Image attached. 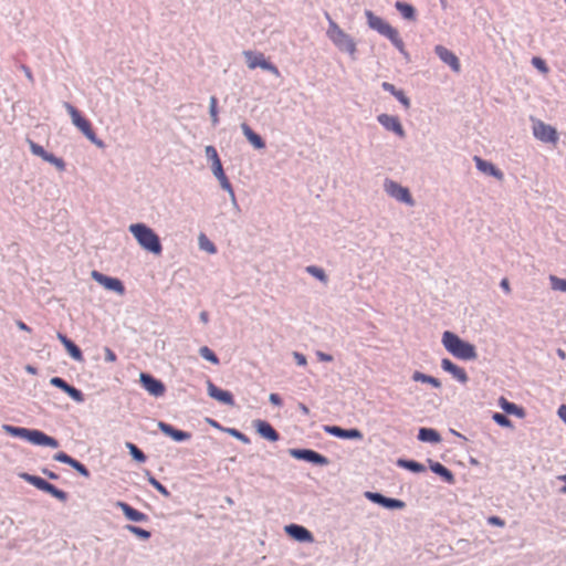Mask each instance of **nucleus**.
Returning <instances> with one entry per match:
<instances>
[{
	"label": "nucleus",
	"mask_w": 566,
	"mask_h": 566,
	"mask_svg": "<svg viewBox=\"0 0 566 566\" xmlns=\"http://www.w3.org/2000/svg\"><path fill=\"white\" fill-rule=\"evenodd\" d=\"M2 430L13 438L22 439L33 446L49 447L56 449L60 447V442L54 437H51L39 429H31L24 427H15L12 424H2Z\"/></svg>",
	"instance_id": "obj_1"
},
{
	"label": "nucleus",
	"mask_w": 566,
	"mask_h": 566,
	"mask_svg": "<svg viewBox=\"0 0 566 566\" xmlns=\"http://www.w3.org/2000/svg\"><path fill=\"white\" fill-rule=\"evenodd\" d=\"M442 345L448 353L461 360H474L478 357L476 348L473 344L462 339L453 332L446 331L442 334Z\"/></svg>",
	"instance_id": "obj_2"
},
{
	"label": "nucleus",
	"mask_w": 566,
	"mask_h": 566,
	"mask_svg": "<svg viewBox=\"0 0 566 566\" xmlns=\"http://www.w3.org/2000/svg\"><path fill=\"white\" fill-rule=\"evenodd\" d=\"M129 232L145 251L155 255L161 254L160 238L150 227L145 223H133L129 226Z\"/></svg>",
	"instance_id": "obj_3"
},
{
	"label": "nucleus",
	"mask_w": 566,
	"mask_h": 566,
	"mask_svg": "<svg viewBox=\"0 0 566 566\" xmlns=\"http://www.w3.org/2000/svg\"><path fill=\"white\" fill-rule=\"evenodd\" d=\"M205 153H206L207 159L209 161H211L212 174L219 180L221 188L230 195L231 201L234 205H237L234 189L224 172L221 159L219 157V154H218L216 147L212 145H208V146H206Z\"/></svg>",
	"instance_id": "obj_4"
},
{
	"label": "nucleus",
	"mask_w": 566,
	"mask_h": 566,
	"mask_svg": "<svg viewBox=\"0 0 566 566\" xmlns=\"http://www.w3.org/2000/svg\"><path fill=\"white\" fill-rule=\"evenodd\" d=\"M64 107L66 108L67 113L70 114L72 118L73 125L81 130V133L96 147L98 148H105L106 144L97 137L95 130L92 127L91 122L85 118L81 112L73 106L71 103L65 102Z\"/></svg>",
	"instance_id": "obj_5"
},
{
	"label": "nucleus",
	"mask_w": 566,
	"mask_h": 566,
	"mask_svg": "<svg viewBox=\"0 0 566 566\" xmlns=\"http://www.w3.org/2000/svg\"><path fill=\"white\" fill-rule=\"evenodd\" d=\"M325 15L328 20V28L326 31L328 39L339 51L354 54L356 52V43L354 39L349 34L345 33L327 12Z\"/></svg>",
	"instance_id": "obj_6"
},
{
	"label": "nucleus",
	"mask_w": 566,
	"mask_h": 566,
	"mask_svg": "<svg viewBox=\"0 0 566 566\" xmlns=\"http://www.w3.org/2000/svg\"><path fill=\"white\" fill-rule=\"evenodd\" d=\"M289 453L292 458L305 461L313 465L326 467L329 464V459L327 457L312 449L293 448L289 450Z\"/></svg>",
	"instance_id": "obj_7"
},
{
	"label": "nucleus",
	"mask_w": 566,
	"mask_h": 566,
	"mask_svg": "<svg viewBox=\"0 0 566 566\" xmlns=\"http://www.w3.org/2000/svg\"><path fill=\"white\" fill-rule=\"evenodd\" d=\"M244 56L247 57L249 69L254 70L256 67H260L264 71L272 73L276 77L281 76L279 67L271 61L266 60L263 53L245 51Z\"/></svg>",
	"instance_id": "obj_8"
},
{
	"label": "nucleus",
	"mask_w": 566,
	"mask_h": 566,
	"mask_svg": "<svg viewBox=\"0 0 566 566\" xmlns=\"http://www.w3.org/2000/svg\"><path fill=\"white\" fill-rule=\"evenodd\" d=\"M207 394L211 399L223 406H235V400L232 392L218 387L211 379H207Z\"/></svg>",
	"instance_id": "obj_9"
},
{
	"label": "nucleus",
	"mask_w": 566,
	"mask_h": 566,
	"mask_svg": "<svg viewBox=\"0 0 566 566\" xmlns=\"http://www.w3.org/2000/svg\"><path fill=\"white\" fill-rule=\"evenodd\" d=\"M139 382L142 387L154 397H161L166 392L165 384L148 373H140Z\"/></svg>",
	"instance_id": "obj_10"
},
{
	"label": "nucleus",
	"mask_w": 566,
	"mask_h": 566,
	"mask_svg": "<svg viewBox=\"0 0 566 566\" xmlns=\"http://www.w3.org/2000/svg\"><path fill=\"white\" fill-rule=\"evenodd\" d=\"M533 135L543 143L556 144L558 140L557 130L549 124L536 120L533 124Z\"/></svg>",
	"instance_id": "obj_11"
},
{
	"label": "nucleus",
	"mask_w": 566,
	"mask_h": 566,
	"mask_svg": "<svg viewBox=\"0 0 566 566\" xmlns=\"http://www.w3.org/2000/svg\"><path fill=\"white\" fill-rule=\"evenodd\" d=\"M92 277L107 291L115 292L119 295H123L126 291L124 283L117 277L105 275L96 270L92 272Z\"/></svg>",
	"instance_id": "obj_12"
},
{
	"label": "nucleus",
	"mask_w": 566,
	"mask_h": 566,
	"mask_svg": "<svg viewBox=\"0 0 566 566\" xmlns=\"http://www.w3.org/2000/svg\"><path fill=\"white\" fill-rule=\"evenodd\" d=\"M324 431L332 437L343 440H361L363 432L357 428H342L339 426H324Z\"/></svg>",
	"instance_id": "obj_13"
},
{
	"label": "nucleus",
	"mask_w": 566,
	"mask_h": 566,
	"mask_svg": "<svg viewBox=\"0 0 566 566\" xmlns=\"http://www.w3.org/2000/svg\"><path fill=\"white\" fill-rule=\"evenodd\" d=\"M53 459L57 462L70 465L81 476L90 479L91 472L90 470L78 460L72 458L64 451H60L53 455Z\"/></svg>",
	"instance_id": "obj_14"
},
{
	"label": "nucleus",
	"mask_w": 566,
	"mask_h": 566,
	"mask_svg": "<svg viewBox=\"0 0 566 566\" xmlns=\"http://www.w3.org/2000/svg\"><path fill=\"white\" fill-rule=\"evenodd\" d=\"M256 433L270 442H276L281 439L279 431L266 420L258 419L253 421Z\"/></svg>",
	"instance_id": "obj_15"
},
{
	"label": "nucleus",
	"mask_w": 566,
	"mask_h": 566,
	"mask_svg": "<svg viewBox=\"0 0 566 566\" xmlns=\"http://www.w3.org/2000/svg\"><path fill=\"white\" fill-rule=\"evenodd\" d=\"M285 533L298 543H313L314 536L310 530L300 524H290L285 526Z\"/></svg>",
	"instance_id": "obj_16"
},
{
	"label": "nucleus",
	"mask_w": 566,
	"mask_h": 566,
	"mask_svg": "<svg viewBox=\"0 0 566 566\" xmlns=\"http://www.w3.org/2000/svg\"><path fill=\"white\" fill-rule=\"evenodd\" d=\"M158 429L165 436L169 437L170 439H172L176 442L189 441L191 439V437H192L191 432L177 429L172 424H170L168 422H165V421H159L158 422Z\"/></svg>",
	"instance_id": "obj_17"
},
{
	"label": "nucleus",
	"mask_w": 566,
	"mask_h": 566,
	"mask_svg": "<svg viewBox=\"0 0 566 566\" xmlns=\"http://www.w3.org/2000/svg\"><path fill=\"white\" fill-rule=\"evenodd\" d=\"M115 506L120 509V511L123 512L124 516L130 521V522H135V523H146L149 521V516L138 510H136L135 507H133L130 504L124 502V501H117L115 503Z\"/></svg>",
	"instance_id": "obj_18"
},
{
	"label": "nucleus",
	"mask_w": 566,
	"mask_h": 566,
	"mask_svg": "<svg viewBox=\"0 0 566 566\" xmlns=\"http://www.w3.org/2000/svg\"><path fill=\"white\" fill-rule=\"evenodd\" d=\"M441 368L462 385H465L469 381V376L464 368L458 366L449 358H443L441 360Z\"/></svg>",
	"instance_id": "obj_19"
},
{
	"label": "nucleus",
	"mask_w": 566,
	"mask_h": 566,
	"mask_svg": "<svg viewBox=\"0 0 566 566\" xmlns=\"http://www.w3.org/2000/svg\"><path fill=\"white\" fill-rule=\"evenodd\" d=\"M391 198L405 203L408 207H415L416 200L413 199L409 188L391 180Z\"/></svg>",
	"instance_id": "obj_20"
},
{
	"label": "nucleus",
	"mask_w": 566,
	"mask_h": 566,
	"mask_svg": "<svg viewBox=\"0 0 566 566\" xmlns=\"http://www.w3.org/2000/svg\"><path fill=\"white\" fill-rule=\"evenodd\" d=\"M473 160L475 163V167L479 171H481L484 175L492 176L497 180L504 179L503 171L497 168L494 164L491 161H488L479 156H474Z\"/></svg>",
	"instance_id": "obj_21"
},
{
	"label": "nucleus",
	"mask_w": 566,
	"mask_h": 566,
	"mask_svg": "<svg viewBox=\"0 0 566 566\" xmlns=\"http://www.w3.org/2000/svg\"><path fill=\"white\" fill-rule=\"evenodd\" d=\"M434 52L443 63L448 64L451 67L452 71H460V60L452 51H450L443 45H436Z\"/></svg>",
	"instance_id": "obj_22"
},
{
	"label": "nucleus",
	"mask_w": 566,
	"mask_h": 566,
	"mask_svg": "<svg viewBox=\"0 0 566 566\" xmlns=\"http://www.w3.org/2000/svg\"><path fill=\"white\" fill-rule=\"evenodd\" d=\"M427 462H428L429 469L434 474L440 476L443 482H446L448 484L455 483V476H454L453 472L450 469H448L446 465H443L442 463L434 461L432 459H427Z\"/></svg>",
	"instance_id": "obj_23"
},
{
	"label": "nucleus",
	"mask_w": 566,
	"mask_h": 566,
	"mask_svg": "<svg viewBox=\"0 0 566 566\" xmlns=\"http://www.w3.org/2000/svg\"><path fill=\"white\" fill-rule=\"evenodd\" d=\"M368 27L376 30L379 34L389 38V23L377 17L373 11L366 10Z\"/></svg>",
	"instance_id": "obj_24"
},
{
	"label": "nucleus",
	"mask_w": 566,
	"mask_h": 566,
	"mask_svg": "<svg viewBox=\"0 0 566 566\" xmlns=\"http://www.w3.org/2000/svg\"><path fill=\"white\" fill-rule=\"evenodd\" d=\"M417 439L431 444H437L442 441V437L438 430L427 427L419 428Z\"/></svg>",
	"instance_id": "obj_25"
},
{
	"label": "nucleus",
	"mask_w": 566,
	"mask_h": 566,
	"mask_svg": "<svg viewBox=\"0 0 566 566\" xmlns=\"http://www.w3.org/2000/svg\"><path fill=\"white\" fill-rule=\"evenodd\" d=\"M241 129L245 138L255 149L265 148L266 145L264 139L258 133H255L248 123H242Z\"/></svg>",
	"instance_id": "obj_26"
},
{
	"label": "nucleus",
	"mask_w": 566,
	"mask_h": 566,
	"mask_svg": "<svg viewBox=\"0 0 566 566\" xmlns=\"http://www.w3.org/2000/svg\"><path fill=\"white\" fill-rule=\"evenodd\" d=\"M499 406L501 407V409L504 411L503 413H505V415L515 416L517 418L525 417V410L523 407H521L512 401H509L504 397H500Z\"/></svg>",
	"instance_id": "obj_27"
},
{
	"label": "nucleus",
	"mask_w": 566,
	"mask_h": 566,
	"mask_svg": "<svg viewBox=\"0 0 566 566\" xmlns=\"http://www.w3.org/2000/svg\"><path fill=\"white\" fill-rule=\"evenodd\" d=\"M395 8L399 11L400 15L407 21L417 20V10L415 6L403 1H396Z\"/></svg>",
	"instance_id": "obj_28"
},
{
	"label": "nucleus",
	"mask_w": 566,
	"mask_h": 566,
	"mask_svg": "<svg viewBox=\"0 0 566 566\" xmlns=\"http://www.w3.org/2000/svg\"><path fill=\"white\" fill-rule=\"evenodd\" d=\"M396 464L399 467V468H402L405 470H408L412 473H422V472H426V467L413 460V459H405V458H399L397 461H396Z\"/></svg>",
	"instance_id": "obj_29"
},
{
	"label": "nucleus",
	"mask_w": 566,
	"mask_h": 566,
	"mask_svg": "<svg viewBox=\"0 0 566 566\" xmlns=\"http://www.w3.org/2000/svg\"><path fill=\"white\" fill-rule=\"evenodd\" d=\"M411 379L413 381H419V382H423V384H429L431 385L433 388H441L442 384L440 381V379L433 377V376H430V375H427V374H423L419 370H416L413 371L412 376H411Z\"/></svg>",
	"instance_id": "obj_30"
},
{
	"label": "nucleus",
	"mask_w": 566,
	"mask_h": 566,
	"mask_svg": "<svg viewBox=\"0 0 566 566\" xmlns=\"http://www.w3.org/2000/svg\"><path fill=\"white\" fill-rule=\"evenodd\" d=\"M19 476L23 481L28 482L29 484H31L32 486L36 488L40 491H43L46 484L49 483V481H46L45 479L27 472L20 473Z\"/></svg>",
	"instance_id": "obj_31"
},
{
	"label": "nucleus",
	"mask_w": 566,
	"mask_h": 566,
	"mask_svg": "<svg viewBox=\"0 0 566 566\" xmlns=\"http://www.w3.org/2000/svg\"><path fill=\"white\" fill-rule=\"evenodd\" d=\"M19 476L23 481L28 482L29 484H31L32 486L36 488L40 491H43L46 484L49 483V481H46L45 479L27 472L20 473Z\"/></svg>",
	"instance_id": "obj_32"
},
{
	"label": "nucleus",
	"mask_w": 566,
	"mask_h": 566,
	"mask_svg": "<svg viewBox=\"0 0 566 566\" xmlns=\"http://www.w3.org/2000/svg\"><path fill=\"white\" fill-rule=\"evenodd\" d=\"M42 492L50 494L52 497L59 500L62 503H65L69 500V494L65 491L56 488L50 482L46 484Z\"/></svg>",
	"instance_id": "obj_33"
},
{
	"label": "nucleus",
	"mask_w": 566,
	"mask_h": 566,
	"mask_svg": "<svg viewBox=\"0 0 566 566\" xmlns=\"http://www.w3.org/2000/svg\"><path fill=\"white\" fill-rule=\"evenodd\" d=\"M365 497L368 499L370 502L389 510V496H386L378 492L366 491Z\"/></svg>",
	"instance_id": "obj_34"
},
{
	"label": "nucleus",
	"mask_w": 566,
	"mask_h": 566,
	"mask_svg": "<svg viewBox=\"0 0 566 566\" xmlns=\"http://www.w3.org/2000/svg\"><path fill=\"white\" fill-rule=\"evenodd\" d=\"M126 448L129 451L130 457L138 463H145L147 460V457L145 452L139 449L135 443L133 442H126Z\"/></svg>",
	"instance_id": "obj_35"
},
{
	"label": "nucleus",
	"mask_w": 566,
	"mask_h": 566,
	"mask_svg": "<svg viewBox=\"0 0 566 566\" xmlns=\"http://www.w3.org/2000/svg\"><path fill=\"white\" fill-rule=\"evenodd\" d=\"M64 348L74 360L84 361L82 349L72 339L64 345Z\"/></svg>",
	"instance_id": "obj_36"
},
{
	"label": "nucleus",
	"mask_w": 566,
	"mask_h": 566,
	"mask_svg": "<svg viewBox=\"0 0 566 566\" xmlns=\"http://www.w3.org/2000/svg\"><path fill=\"white\" fill-rule=\"evenodd\" d=\"M391 44L399 50V52L406 57L407 61L410 60L409 53L405 50V44L399 36V32L397 29L391 27Z\"/></svg>",
	"instance_id": "obj_37"
},
{
	"label": "nucleus",
	"mask_w": 566,
	"mask_h": 566,
	"mask_svg": "<svg viewBox=\"0 0 566 566\" xmlns=\"http://www.w3.org/2000/svg\"><path fill=\"white\" fill-rule=\"evenodd\" d=\"M209 114H210V118H211V124L213 127H216L219 124L220 119H219L218 98L214 95H212L210 97Z\"/></svg>",
	"instance_id": "obj_38"
},
{
	"label": "nucleus",
	"mask_w": 566,
	"mask_h": 566,
	"mask_svg": "<svg viewBox=\"0 0 566 566\" xmlns=\"http://www.w3.org/2000/svg\"><path fill=\"white\" fill-rule=\"evenodd\" d=\"M147 481L154 489H156L165 497L171 496L169 490L149 472H147Z\"/></svg>",
	"instance_id": "obj_39"
},
{
	"label": "nucleus",
	"mask_w": 566,
	"mask_h": 566,
	"mask_svg": "<svg viewBox=\"0 0 566 566\" xmlns=\"http://www.w3.org/2000/svg\"><path fill=\"white\" fill-rule=\"evenodd\" d=\"M125 528L142 541H148L151 537V533L149 531L142 528L139 526L127 524Z\"/></svg>",
	"instance_id": "obj_40"
},
{
	"label": "nucleus",
	"mask_w": 566,
	"mask_h": 566,
	"mask_svg": "<svg viewBox=\"0 0 566 566\" xmlns=\"http://www.w3.org/2000/svg\"><path fill=\"white\" fill-rule=\"evenodd\" d=\"M199 355L203 359L210 361L213 365H218L220 363L219 357L217 356V354L211 348H209L208 346L200 347L199 348Z\"/></svg>",
	"instance_id": "obj_41"
},
{
	"label": "nucleus",
	"mask_w": 566,
	"mask_h": 566,
	"mask_svg": "<svg viewBox=\"0 0 566 566\" xmlns=\"http://www.w3.org/2000/svg\"><path fill=\"white\" fill-rule=\"evenodd\" d=\"M503 412H494L492 415V420L502 428H513L512 420Z\"/></svg>",
	"instance_id": "obj_42"
},
{
	"label": "nucleus",
	"mask_w": 566,
	"mask_h": 566,
	"mask_svg": "<svg viewBox=\"0 0 566 566\" xmlns=\"http://www.w3.org/2000/svg\"><path fill=\"white\" fill-rule=\"evenodd\" d=\"M306 272L308 274H311L313 277H315L316 280H318L319 282H323V283H326L328 277H327V274L325 273V271L319 268V266H316V265H308L306 268Z\"/></svg>",
	"instance_id": "obj_43"
},
{
	"label": "nucleus",
	"mask_w": 566,
	"mask_h": 566,
	"mask_svg": "<svg viewBox=\"0 0 566 566\" xmlns=\"http://www.w3.org/2000/svg\"><path fill=\"white\" fill-rule=\"evenodd\" d=\"M199 247L200 249L207 251L208 253L214 254L217 252V247L213 242H211L206 234L201 233L199 235Z\"/></svg>",
	"instance_id": "obj_44"
},
{
	"label": "nucleus",
	"mask_w": 566,
	"mask_h": 566,
	"mask_svg": "<svg viewBox=\"0 0 566 566\" xmlns=\"http://www.w3.org/2000/svg\"><path fill=\"white\" fill-rule=\"evenodd\" d=\"M44 161L53 165L56 167L57 170L60 171H64L65 170V167H66V164L64 161L63 158L61 157H56L54 154L52 153H49L45 158H44Z\"/></svg>",
	"instance_id": "obj_45"
},
{
	"label": "nucleus",
	"mask_w": 566,
	"mask_h": 566,
	"mask_svg": "<svg viewBox=\"0 0 566 566\" xmlns=\"http://www.w3.org/2000/svg\"><path fill=\"white\" fill-rule=\"evenodd\" d=\"M65 394L77 403H82L85 400V396L78 388L70 386Z\"/></svg>",
	"instance_id": "obj_46"
},
{
	"label": "nucleus",
	"mask_w": 566,
	"mask_h": 566,
	"mask_svg": "<svg viewBox=\"0 0 566 566\" xmlns=\"http://www.w3.org/2000/svg\"><path fill=\"white\" fill-rule=\"evenodd\" d=\"M391 95L395 96L406 109L410 107V99L406 96L402 90H398L391 85Z\"/></svg>",
	"instance_id": "obj_47"
},
{
	"label": "nucleus",
	"mask_w": 566,
	"mask_h": 566,
	"mask_svg": "<svg viewBox=\"0 0 566 566\" xmlns=\"http://www.w3.org/2000/svg\"><path fill=\"white\" fill-rule=\"evenodd\" d=\"M549 282L553 290L566 293V279H560L556 275H549Z\"/></svg>",
	"instance_id": "obj_48"
},
{
	"label": "nucleus",
	"mask_w": 566,
	"mask_h": 566,
	"mask_svg": "<svg viewBox=\"0 0 566 566\" xmlns=\"http://www.w3.org/2000/svg\"><path fill=\"white\" fill-rule=\"evenodd\" d=\"M224 431L244 444H249L251 442V439L245 433L235 428H227Z\"/></svg>",
	"instance_id": "obj_49"
},
{
	"label": "nucleus",
	"mask_w": 566,
	"mask_h": 566,
	"mask_svg": "<svg viewBox=\"0 0 566 566\" xmlns=\"http://www.w3.org/2000/svg\"><path fill=\"white\" fill-rule=\"evenodd\" d=\"M28 143H29V146H30V150L33 155L35 156H39L41 157L43 160L45 158V156L49 154V151H46L43 146L36 144L35 142L31 140V139H28Z\"/></svg>",
	"instance_id": "obj_50"
},
{
	"label": "nucleus",
	"mask_w": 566,
	"mask_h": 566,
	"mask_svg": "<svg viewBox=\"0 0 566 566\" xmlns=\"http://www.w3.org/2000/svg\"><path fill=\"white\" fill-rule=\"evenodd\" d=\"M532 65L543 74H547L549 72L546 61L539 56H534L532 59Z\"/></svg>",
	"instance_id": "obj_51"
},
{
	"label": "nucleus",
	"mask_w": 566,
	"mask_h": 566,
	"mask_svg": "<svg viewBox=\"0 0 566 566\" xmlns=\"http://www.w3.org/2000/svg\"><path fill=\"white\" fill-rule=\"evenodd\" d=\"M391 132L403 138L406 136L405 129L398 118V116H391Z\"/></svg>",
	"instance_id": "obj_52"
},
{
	"label": "nucleus",
	"mask_w": 566,
	"mask_h": 566,
	"mask_svg": "<svg viewBox=\"0 0 566 566\" xmlns=\"http://www.w3.org/2000/svg\"><path fill=\"white\" fill-rule=\"evenodd\" d=\"M50 384L53 387L61 389L63 392H65L67 390V388L71 386V384H69L65 379H63L62 377H59V376L52 377L50 379Z\"/></svg>",
	"instance_id": "obj_53"
},
{
	"label": "nucleus",
	"mask_w": 566,
	"mask_h": 566,
	"mask_svg": "<svg viewBox=\"0 0 566 566\" xmlns=\"http://www.w3.org/2000/svg\"><path fill=\"white\" fill-rule=\"evenodd\" d=\"M488 523L490 525L497 526V527H504L505 526V521L503 518H501L500 516H496V515H492V516L488 517Z\"/></svg>",
	"instance_id": "obj_54"
},
{
	"label": "nucleus",
	"mask_w": 566,
	"mask_h": 566,
	"mask_svg": "<svg viewBox=\"0 0 566 566\" xmlns=\"http://www.w3.org/2000/svg\"><path fill=\"white\" fill-rule=\"evenodd\" d=\"M105 353V360L108 363H114L117 359V356L114 350H112L109 347H104Z\"/></svg>",
	"instance_id": "obj_55"
},
{
	"label": "nucleus",
	"mask_w": 566,
	"mask_h": 566,
	"mask_svg": "<svg viewBox=\"0 0 566 566\" xmlns=\"http://www.w3.org/2000/svg\"><path fill=\"white\" fill-rule=\"evenodd\" d=\"M269 401L276 407H282L283 405V399L279 394H271L269 397Z\"/></svg>",
	"instance_id": "obj_56"
},
{
	"label": "nucleus",
	"mask_w": 566,
	"mask_h": 566,
	"mask_svg": "<svg viewBox=\"0 0 566 566\" xmlns=\"http://www.w3.org/2000/svg\"><path fill=\"white\" fill-rule=\"evenodd\" d=\"M316 357L318 358L319 361H325V363H331L334 359L331 354H327V353H324L321 350L316 352Z\"/></svg>",
	"instance_id": "obj_57"
},
{
	"label": "nucleus",
	"mask_w": 566,
	"mask_h": 566,
	"mask_svg": "<svg viewBox=\"0 0 566 566\" xmlns=\"http://www.w3.org/2000/svg\"><path fill=\"white\" fill-rule=\"evenodd\" d=\"M293 357L298 366H305L307 364L306 357L302 353L294 352Z\"/></svg>",
	"instance_id": "obj_58"
},
{
	"label": "nucleus",
	"mask_w": 566,
	"mask_h": 566,
	"mask_svg": "<svg viewBox=\"0 0 566 566\" xmlns=\"http://www.w3.org/2000/svg\"><path fill=\"white\" fill-rule=\"evenodd\" d=\"M377 119L387 130H389V114H380Z\"/></svg>",
	"instance_id": "obj_59"
},
{
	"label": "nucleus",
	"mask_w": 566,
	"mask_h": 566,
	"mask_svg": "<svg viewBox=\"0 0 566 566\" xmlns=\"http://www.w3.org/2000/svg\"><path fill=\"white\" fill-rule=\"evenodd\" d=\"M41 472L50 480H57L60 478L59 474H56L55 472L51 471L48 468H42Z\"/></svg>",
	"instance_id": "obj_60"
},
{
	"label": "nucleus",
	"mask_w": 566,
	"mask_h": 566,
	"mask_svg": "<svg viewBox=\"0 0 566 566\" xmlns=\"http://www.w3.org/2000/svg\"><path fill=\"white\" fill-rule=\"evenodd\" d=\"M406 506V503L399 499L391 497V510H399Z\"/></svg>",
	"instance_id": "obj_61"
},
{
	"label": "nucleus",
	"mask_w": 566,
	"mask_h": 566,
	"mask_svg": "<svg viewBox=\"0 0 566 566\" xmlns=\"http://www.w3.org/2000/svg\"><path fill=\"white\" fill-rule=\"evenodd\" d=\"M557 415L564 421V423H566V405L559 406Z\"/></svg>",
	"instance_id": "obj_62"
},
{
	"label": "nucleus",
	"mask_w": 566,
	"mask_h": 566,
	"mask_svg": "<svg viewBox=\"0 0 566 566\" xmlns=\"http://www.w3.org/2000/svg\"><path fill=\"white\" fill-rule=\"evenodd\" d=\"M56 337L63 346L66 345V343L70 342V339H71L65 334H63L61 332H57Z\"/></svg>",
	"instance_id": "obj_63"
},
{
	"label": "nucleus",
	"mask_w": 566,
	"mask_h": 566,
	"mask_svg": "<svg viewBox=\"0 0 566 566\" xmlns=\"http://www.w3.org/2000/svg\"><path fill=\"white\" fill-rule=\"evenodd\" d=\"M17 326H18V328H19V329L24 331V332H28V333H30V332L32 331V328H31L30 326H28V325H27L24 322H22V321H18V322H17Z\"/></svg>",
	"instance_id": "obj_64"
}]
</instances>
